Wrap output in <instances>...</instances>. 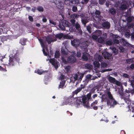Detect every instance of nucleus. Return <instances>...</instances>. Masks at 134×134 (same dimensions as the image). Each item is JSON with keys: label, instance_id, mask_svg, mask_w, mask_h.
Segmentation results:
<instances>
[{"label": "nucleus", "instance_id": "58", "mask_svg": "<svg viewBox=\"0 0 134 134\" xmlns=\"http://www.w3.org/2000/svg\"><path fill=\"white\" fill-rule=\"evenodd\" d=\"M81 55V53L80 51H78L77 52L76 56L78 57H80Z\"/></svg>", "mask_w": 134, "mask_h": 134}, {"label": "nucleus", "instance_id": "39", "mask_svg": "<svg viewBox=\"0 0 134 134\" xmlns=\"http://www.w3.org/2000/svg\"><path fill=\"white\" fill-rule=\"evenodd\" d=\"M112 70V69H102L101 71L102 73H103L107 71H111Z\"/></svg>", "mask_w": 134, "mask_h": 134}, {"label": "nucleus", "instance_id": "15", "mask_svg": "<svg viewBox=\"0 0 134 134\" xmlns=\"http://www.w3.org/2000/svg\"><path fill=\"white\" fill-rule=\"evenodd\" d=\"M76 30L79 32L80 34H82V31L80 25L77 22L74 25V26Z\"/></svg>", "mask_w": 134, "mask_h": 134}, {"label": "nucleus", "instance_id": "20", "mask_svg": "<svg viewBox=\"0 0 134 134\" xmlns=\"http://www.w3.org/2000/svg\"><path fill=\"white\" fill-rule=\"evenodd\" d=\"M121 40L123 43V45L124 46H126L127 47H131V45L129 44L124 38H122Z\"/></svg>", "mask_w": 134, "mask_h": 134}, {"label": "nucleus", "instance_id": "37", "mask_svg": "<svg viewBox=\"0 0 134 134\" xmlns=\"http://www.w3.org/2000/svg\"><path fill=\"white\" fill-rule=\"evenodd\" d=\"M61 59L62 60V62L64 63L65 64H66L68 63V61L67 60H66L64 57H62L61 58Z\"/></svg>", "mask_w": 134, "mask_h": 134}, {"label": "nucleus", "instance_id": "45", "mask_svg": "<svg viewBox=\"0 0 134 134\" xmlns=\"http://www.w3.org/2000/svg\"><path fill=\"white\" fill-rule=\"evenodd\" d=\"M85 66L88 69H90L91 68V65L89 64H87L85 65Z\"/></svg>", "mask_w": 134, "mask_h": 134}, {"label": "nucleus", "instance_id": "43", "mask_svg": "<svg viewBox=\"0 0 134 134\" xmlns=\"http://www.w3.org/2000/svg\"><path fill=\"white\" fill-rule=\"evenodd\" d=\"M106 1V0H99V3L100 5H103Z\"/></svg>", "mask_w": 134, "mask_h": 134}, {"label": "nucleus", "instance_id": "54", "mask_svg": "<svg viewBox=\"0 0 134 134\" xmlns=\"http://www.w3.org/2000/svg\"><path fill=\"white\" fill-rule=\"evenodd\" d=\"M70 2H69V6H71L73 5L74 2L73 0H70Z\"/></svg>", "mask_w": 134, "mask_h": 134}, {"label": "nucleus", "instance_id": "49", "mask_svg": "<svg viewBox=\"0 0 134 134\" xmlns=\"http://www.w3.org/2000/svg\"><path fill=\"white\" fill-rule=\"evenodd\" d=\"M119 49L120 51V52H123L124 51V48L122 47H119Z\"/></svg>", "mask_w": 134, "mask_h": 134}, {"label": "nucleus", "instance_id": "23", "mask_svg": "<svg viewBox=\"0 0 134 134\" xmlns=\"http://www.w3.org/2000/svg\"><path fill=\"white\" fill-rule=\"evenodd\" d=\"M110 48L112 50L113 53L114 54V55L118 54V50L115 47H110Z\"/></svg>", "mask_w": 134, "mask_h": 134}, {"label": "nucleus", "instance_id": "14", "mask_svg": "<svg viewBox=\"0 0 134 134\" xmlns=\"http://www.w3.org/2000/svg\"><path fill=\"white\" fill-rule=\"evenodd\" d=\"M46 40L48 44H50L51 42H53L57 41L56 38L52 39L51 37L49 36H48L46 38Z\"/></svg>", "mask_w": 134, "mask_h": 134}, {"label": "nucleus", "instance_id": "48", "mask_svg": "<svg viewBox=\"0 0 134 134\" xmlns=\"http://www.w3.org/2000/svg\"><path fill=\"white\" fill-rule=\"evenodd\" d=\"M70 68L71 67L69 66H66L65 67V69L67 72H68L70 71Z\"/></svg>", "mask_w": 134, "mask_h": 134}, {"label": "nucleus", "instance_id": "63", "mask_svg": "<svg viewBox=\"0 0 134 134\" xmlns=\"http://www.w3.org/2000/svg\"><path fill=\"white\" fill-rule=\"evenodd\" d=\"M60 78L62 80L64 79H65V76L63 74H61L60 76Z\"/></svg>", "mask_w": 134, "mask_h": 134}, {"label": "nucleus", "instance_id": "8", "mask_svg": "<svg viewBox=\"0 0 134 134\" xmlns=\"http://www.w3.org/2000/svg\"><path fill=\"white\" fill-rule=\"evenodd\" d=\"M128 3L125 0H122L119 6L120 9L121 11H124L127 9Z\"/></svg>", "mask_w": 134, "mask_h": 134}, {"label": "nucleus", "instance_id": "22", "mask_svg": "<svg viewBox=\"0 0 134 134\" xmlns=\"http://www.w3.org/2000/svg\"><path fill=\"white\" fill-rule=\"evenodd\" d=\"M66 48L65 47H62L61 48V52L62 54L64 55H67L68 53L66 51Z\"/></svg>", "mask_w": 134, "mask_h": 134}, {"label": "nucleus", "instance_id": "35", "mask_svg": "<svg viewBox=\"0 0 134 134\" xmlns=\"http://www.w3.org/2000/svg\"><path fill=\"white\" fill-rule=\"evenodd\" d=\"M93 65L95 67H97V68H99V67L100 64L98 62H93Z\"/></svg>", "mask_w": 134, "mask_h": 134}, {"label": "nucleus", "instance_id": "51", "mask_svg": "<svg viewBox=\"0 0 134 134\" xmlns=\"http://www.w3.org/2000/svg\"><path fill=\"white\" fill-rule=\"evenodd\" d=\"M126 62L127 63L130 64L131 63V58H129L126 59Z\"/></svg>", "mask_w": 134, "mask_h": 134}, {"label": "nucleus", "instance_id": "13", "mask_svg": "<svg viewBox=\"0 0 134 134\" xmlns=\"http://www.w3.org/2000/svg\"><path fill=\"white\" fill-rule=\"evenodd\" d=\"M119 36L117 35H114L113 36V38L112 39L113 45L115 44H118L120 42V40H118L117 38H118Z\"/></svg>", "mask_w": 134, "mask_h": 134}, {"label": "nucleus", "instance_id": "7", "mask_svg": "<svg viewBox=\"0 0 134 134\" xmlns=\"http://www.w3.org/2000/svg\"><path fill=\"white\" fill-rule=\"evenodd\" d=\"M100 13L101 12L99 10H96L95 12L96 16H94L93 19L96 21V23H97L101 20L102 17L100 15Z\"/></svg>", "mask_w": 134, "mask_h": 134}, {"label": "nucleus", "instance_id": "53", "mask_svg": "<svg viewBox=\"0 0 134 134\" xmlns=\"http://www.w3.org/2000/svg\"><path fill=\"white\" fill-rule=\"evenodd\" d=\"M110 102H111V103H112V102H113V105H116L117 104V102L114 99H114L112 100H110Z\"/></svg>", "mask_w": 134, "mask_h": 134}, {"label": "nucleus", "instance_id": "47", "mask_svg": "<svg viewBox=\"0 0 134 134\" xmlns=\"http://www.w3.org/2000/svg\"><path fill=\"white\" fill-rule=\"evenodd\" d=\"M87 30L88 31V32L90 33H91V27L90 26L88 25L87 26L86 28Z\"/></svg>", "mask_w": 134, "mask_h": 134}, {"label": "nucleus", "instance_id": "34", "mask_svg": "<svg viewBox=\"0 0 134 134\" xmlns=\"http://www.w3.org/2000/svg\"><path fill=\"white\" fill-rule=\"evenodd\" d=\"M60 55V53L58 51H56L54 54V57L55 58H58L59 57Z\"/></svg>", "mask_w": 134, "mask_h": 134}, {"label": "nucleus", "instance_id": "59", "mask_svg": "<svg viewBox=\"0 0 134 134\" xmlns=\"http://www.w3.org/2000/svg\"><path fill=\"white\" fill-rule=\"evenodd\" d=\"M97 103L98 101L97 100H96L91 104V106H92L93 105L97 104Z\"/></svg>", "mask_w": 134, "mask_h": 134}, {"label": "nucleus", "instance_id": "17", "mask_svg": "<svg viewBox=\"0 0 134 134\" xmlns=\"http://www.w3.org/2000/svg\"><path fill=\"white\" fill-rule=\"evenodd\" d=\"M49 62L51 64L56 68H57L58 66L57 63H58L57 60H55L54 58L50 59Z\"/></svg>", "mask_w": 134, "mask_h": 134}, {"label": "nucleus", "instance_id": "28", "mask_svg": "<svg viewBox=\"0 0 134 134\" xmlns=\"http://www.w3.org/2000/svg\"><path fill=\"white\" fill-rule=\"evenodd\" d=\"M108 80L110 82L112 83H114L116 81V80L114 78L110 76L109 77Z\"/></svg>", "mask_w": 134, "mask_h": 134}, {"label": "nucleus", "instance_id": "38", "mask_svg": "<svg viewBox=\"0 0 134 134\" xmlns=\"http://www.w3.org/2000/svg\"><path fill=\"white\" fill-rule=\"evenodd\" d=\"M37 9L40 12H42L44 10L43 8L42 7L40 6L37 7Z\"/></svg>", "mask_w": 134, "mask_h": 134}, {"label": "nucleus", "instance_id": "62", "mask_svg": "<svg viewBox=\"0 0 134 134\" xmlns=\"http://www.w3.org/2000/svg\"><path fill=\"white\" fill-rule=\"evenodd\" d=\"M131 38L132 40L134 41V32H133L131 34Z\"/></svg>", "mask_w": 134, "mask_h": 134}, {"label": "nucleus", "instance_id": "5", "mask_svg": "<svg viewBox=\"0 0 134 134\" xmlns=\"http://www.w3.org/2000/svg\"><path fill=\"white\" fill-rule=\"evenodd\" d=\"M91 96V94L90 93H88L86 97L84 95V107H86L87 109L90 108L89 101L90 100H92Z\"/></svg>", "mask_w": 134, "mask_h": 134}, {"label": "nucleus", "instance_id": "9", "mask_svg": "<svg viewBox=\"0 0 134 134\" xmlns=\"http://www.w3.org/2000/svg\"><path fill=\"white\" fill-rule=\"evenodd\" d=\"M75 52L73 54H72V55H71L68 57L67 60L68 63L72 64L76 62V58L75 56L74 55H75Z\"/></svg>", "mask_w": 134, "mask_h": 134}, {"label": "nucleus", "instance_id": "4", "mask_svg": "<svg viewBox=\"0 0 134 134\" xmlns=\"http://www.w3.org/2000/svg\"><path fill=\"white\" fill-rule=\"evenodd\" d=\"M74 105L78 108L80 105L84 106V93L81 96L75 97Z\"/></svg>", "mask_w": 134, "mask_h": 134}, {"label": "nucleus", "instance_id": "19", "mask_svg": "<svg viewBox=\"0 0 134 134\" xmlns=\"http://www.w3.org/2000/svg\"><path fill=\"white\" fill-rule=\"evenodd\" d=\"M108 12L109 15H114L116 14V11L115 9L114 8H110Z\"/></svg>", "mask_w": 134, "mask_h": 134}, {"label": "nucleus", "instance_id": "41", "mask_svg": "<svg viewBox=\"0 0 134 134\" xmlns=\"http://www.w3.org/2000/svg\"><path fill=\"white\" fill-rule=\"evenodd\" d=\"M132 19V18L131 16H129L126 18V20L128 23L131 22Z\"/></svg>", "mask_w": 134, "mask_h": 134}, {"label": "nucleus", "instance_id": "64", "mask_svg": "<svg viewBox=\"0 0 134 134\" xmlns=\"http://www.w3.org/2000/svg\"><path fill=\"white\" fill-rule=\"evenodd\" d=\"M130 68L131 70H133L134 69V63L131 64L130 66Z\"/></svg>", "mask_w": 134, "mask_h": 134}, {"label": "nucleus", "instance_id": "46", "mask_svg": "<svg viewBox=\"0 0 134 134\" xmlns=\"http://www.w3.org/2000/svg\"><path fill=\"white\" fill-rule=\"evenodd\" d=\"M77 7L76 6H74L72 8V11L74 12H76L77 11Z\"/></svg>", "mask_w": 134, "mask_h": 134}, {"label": "nucleus", "instance_id": "11", "mask_svg": "<svg viewBox=\"0 0 134 134\" xmlns=\"http://www.w3.org/2000/svg\"><path fill=\"white\" fill-rule=\"evenodd\" d=\"M81 42L80 40L78 39H74L71 41V45L76 48L79 46Z\"/></svg>", "mask_w": 134, "mask_h": 134}, {"label": "nucleus", "instance_id": "30", "mask_svg": "<svg viewBox=\"0 0 134 134\" xmlns=\"http://www.w3.org/2000/svg\"><path fill=\"white\" fill-rule=\"evenodd\" d=\"M105 44L107 46H110L113 45L112 39L107 41Z\"/></svg>", "mask_w": 134, "mask_h": 134}, {"label": "nucleus", "instance_id": "12", "mask_svg": "<svg viewBox=\"0 0 134 134\" xmlns=\"http://www.w3.org/2000/svg\"><path fill=\"white\" fill-rule=\"evenodd\" d=\"M107 90L106 91L105 93L107 94L108 100H112L114 99V98L111 92L110 91V88H107Z\"/></svg>", "mask_w": 134, "mask_h": 134}, {"label": "nucleus", "instance_id": "21", "mask_svg": "<svg viewBox=\"0 0 134 134\" xmlns=\"http://www.w3.org/2000/svg\"><path fill=\"white\" fill-rule=\"evenodd\" d=\"M35 73H37L40 75H41L42 74H44L45 73H47L48 72V71H44L42 69H38L37 71L35 70Z\"/></svg>", "mask_w": 134, "mask_h": 134}, {"label": "nucleus", "instance_id": "3", "mask_svg": "<svg viewBox=\"0 0 134 134\" xmlns=\"http://www.w3.org/2000/svg\"><path fill=\"white\" fill-rule=\"evenodd\" d=\"M127 92H123V88H121V90H119L118 92L120 96V97L122 99H123L127 103L129 99V97L130 94Z\"/></svg>", "mask_w": 134, "mask_h": 134}, {"label": "nucleus", "instance_id": "33", "mask_svg": "<svg viewBox=\"0 0 134 134\" xmlns=\"http://www.w3.org/2000/svg\"><path fill=\"white\" fill-rule=\"evenodd\" d=\"M125 92H127L129 93V94L130 93H131L132 94L134 93V88H133L132 89H131L130 88H129L128 90H125Z\"/></svg>", "mask_w": 134, "mask_h": 134}, {"label": "nucleus", "instance_id": "16", "mask_svg": "<svg viewBox=\"0 0 134 134\" xmlns=\"http://www.w3.org/2000/svg\"><path fill=\"white\" fill-rule=\"evenodd\" d=\"M102 25L104 28L107 29H109L110 26V23L107 21L103 23Z\"/></svg>", "mask_w": 134, "mask_h": 134}, {"label": "nucleus", "instance_id": "10", "mask_svg": "<svg viewBox=\"0 0 134 134\" xmlns=\"http://www.w3.org/2000/svg\"><path fill=\"white\" fill-rule=\"evenodd\" d=\"M103 55L105 59H107L110 61H112L113 59L112 54L107 52H104L103 53Z\"/></svg>", "mask_w": 134, "mask_h": 134}, {"label": "nucleus", "instance_id": "31", "mask_svg": "<svg viewBox=\"0 0 134 134\" xmlns=\"http://www.w3.org/2000/svg\"><path fill=\"white\" fill-rule=\"evenodd\" d=\"M97 40L98 42L100 43H103L105 41L104 39H103L102 37L98 38Z\"/></svg>", "mask_w": 134, "mask_h": 134}, {"label": "nucleus", "instance_id": "50", "mask_svg": "<svg viewBox=\"0 0 134 134\" xmlns=\"http://www.w3.org/2000/svg\"><path fill=\"white\" fill-rule=\"evenodd\" d=\"M70 22L72 23V25L73 26H74V25L75 24V19H72L70 20Z\"/></svg>", "mask_w": 134, "mask_h": 134}, {"label": "nucleus", "instance_id": "36", "mask_svg": "<svg viewBox=\"0 0 134 134\" xmlns=\"http://www.w3.org/2000/svg\"><path fill=\"white\" fill-rule=\"evenodd\" d=\"M108 66L107 64L104 62H102L101 63V68H103L104 67H106Z\"/></svg>", "mask_w": 134, "mask_h": 134}, {"label": "nucleus", "instance_id": "40", "mask_svg": "<svg viewBox=\"0 0 134 134\" xmlns=\"http://www.w3.org/2000/svg\"><path fill=\"white\" fill-rule=\"evenodd\" d=\"M99 36L98 35H93L92 36V39L94 40H96L99 37Z\"/></svg>", "mask_w": 134, "mask_h": 134}, {"label": "nucleus", "instance_id": "61", "mask_svg": "<svg viewBox=\"0 0 134 134\" xmlns=\"http://www.w3.org/2000/svg\"><path fill=\"white\" fill-rule=\"evenodd\" d=\"M69 2H70V0H65L64 3L65 4L69 5Z\"/></svg>", "mask_w": 134, "mask_h": 134}, {"label": "nucleus", "instance_id": "25", "mask_svg": "<svg viewBox=\"0 0 134 134\" xmlns=\"http://www.w3.org/2000/svg\"><path fill=\"white\" fill-rule=\"evenodd\" d=\"M27 39L25 38H21L20 40L19 43L23 45H25L26 44V42Z\"/></svg>", "mask_w": 134, "mask_h": 134}, {"label": "nucleus", "instance_id": "52", "mask_svg": "<svg viewBox=\"0 0 134 134\" xmlns=\"http://www.w3.org/2000/svg\"><path fill=\"white\" fill-rule=\"evenodd\" d=\"M0 70L4 72H6L7 71V70L3 68L1 66H0Z\"/></svg>", "mask_w": 134, "mask_h": 134}, {"label": "nucleus", "instance_id": "55", "mask_svg": "<svg viewBox=\"0 0 134 134\" xmlns=\"http://www.w3.org/2000/svg\"><path fill=\"white\" fill-rule=\"evenodd\" d=\"M123 76L126 78H130L128 74L126 73L123 74Z\"/></svg>", "mask_w": 134, "mask_h": 134}, {"label": "nucleus", "instance_id": "6", "mask_svg": "<svg viewBox=\"0 0 134 134\" xmlns=\"http://www.w3.org/2000/svg\"><path fill=\"white\" fill-rule=\"evenodd\" d=\"M75 99V97L70 95L69 97L65 98L64 103L66 105L69 104L71 105H74Z\"/></svg>", "mask_w": 134, "mask_h": 134}, {"label": "nucleus", "instance_id": "60", "mask_svg": "<svg viewBox=\"0 0 134 134\" xmlns=\"http://www.w3.org/2000/svg\"><path fill=\"white\" fill-rule=\"evenodd\" d=\"M29 19L30 21L31 22H33L34 19L31 16H29Z\"/></svg>", "mask_w": 134, "mask_h": 134}, {"label": "nucleus", "instance_id": "56", "mask_svg": "<svg viewBox=\"0 0 134 134\" xmlns=\"http://www.w3.org/2000/svg\"><path fill=\"white\" fill-rule=\"evenodd\" d=\"M78 75L76 74L74 75V79L75 81H76L78 80Z\"/></svg>", "mask_w": 134, "mask_h": 134}, {"label": "nucleus", "instance_id": "24", "mask_svg": "<svg viewBox=\"0 0 134 134\" xmlns=\"http://www.w3.org/2000/svg\"><path fill=\"white\" fill-rule=\"evenodd\" d=\"M66 81L65 80L62 81L60 82V84L59 85L58 88L63 89L64 86Z\"/></svg>", "mask_w": 134, "mask_h": 134}, {"label": "nucleus", "instance_id": "32", "mask_svg": "<svg viewBox=\"0 0 134 134\" xmlns=\"http://www.w3.org/2000/svg\"><path fill=\"white\" fill-rule=\"evenodd\" d=\"M38 40L42 47H44L45 46L43 40L41 38H38Z\"/></svg>", "mask_w": 134, "mask_h": 134}, {"label": "nucleus", "instance_id": "26", "mask_svg": "<svg viewBox=\"0 0 134 134\" xmlns=\"http://www.w3.org/2000/svg\"><path fill=\"white\" fill-rule=\"evenodd\" d=\"M64 34L62 33H61L59 34H57L55 35V37L56 38H58L59 39H61L63 37L64 38Z\"/></svg>", "mask_w": 134, "mask_h": 134}, {"label": "nucleus", "instance_id": "2", "mask_svg": "<svg viewBox=\"0 0 134 134\" xmlns=\"http://www.w3.org/2000/svg\"><path fill=\"white\" fill-rule=\"evenodd\" d=\"M127 92H123V88H121V90H119L118 92L120 96V97L122 99H123L127 103L129 99V97L130 94Z\"/></svg>", "mask_w": 134, "mask_h": 134}, {"label": "nucleus", "instance_id": "44", "mask_svg": "<svg viewBox=\"0 0 134 134\" xmlns=\"http://www.w3.org/2000/svg\"><path fill=\"white\" fill-rule=\"evenodd\" d=\"M59 27L63 30H65V28L64 26L63 25H62L61 24H59Z\"/></svg>", "mask_w": 134, "mask_h": 134}, {"label": "nucleus", "instance_id": "29", "mask_svg": "<svg viewBox=\"0 0 134 134\" xmlns=\"http://www.w3.org/2000/svg\"><path fill=\"white\" fill-rule=\"evenodd\" d=\"M106 99L107 100V105H111V102H110V100H108V98H102V102H103L104 101H105Z\"/></svg>", "mask_w": 134, "mask_h": 134}, {"label": "nucleus", "instance_id": "42", "mask_svg": "<svg viewBox=\"0 0 134 134\" xmlns=\"http://www.w3.org/2000/svg\"><path fill=\"white\" fill-rule=\"evenodd\" d=\"M125 35L126 37L129 38L130 37V36H131V35H130V32H125Z\"/></svg>", "mask_w": 134, "mask_h": 134}, {"label": "nucleus", "instance_id": "27", "mask_svg": "<svg viewBox=\"0 0 134 134\" xmlns=\"http://www.w3.org/2000/svg\"><path fill=\"white\" fill-rule=\"evenodd\" d=\"M64 39H71L73 38V36L71 35H69L67 34L64 35Z\"/></svg>", "mask_w": 134, "mask_h": 134}, {"label": "nucleus", "instance_id": "1", "mask_svg": "<svg viewBox=\"0 0 134 134\" xmlns=\"http://www.w3.org/2000/svg\"><path fill=\"white\" fill-rule=\"evenodd\" d=\"M20 54L16 53L14 55L10 57L9 59V65L10 66H13L16 64L17 63H19L20 59Z\"/></svg>", "mask_w": 134, "mask_h": 134}, {"label": "nucleus", "instance_id": "57", "mask_svg": "<svg viewBox=\"0 0 134 134\" xmlns=\"http://www.w3.org/2000/svg\"><path fill=\"white\" fill-rule=\"evenodd\" d=\"M102 37L103 38V39H104V40H105L106 38L107 37V34L105 33L103 34V36Z\"/></svg>", "mask_w": 134, "mask_h": 134}, {"label": "nucleus", "instance_id": "18", "mask_svg": "<svg viewBox=\"0 0 134 134\" xmlns=\"http://www.w3.org/2000/svg\"><path fill=\"white\" fill-rule=\"evenodd\" d=\"M83 88H84V86L83 87H80L75 90L72 93V95H71L72 97H74L75 95H77V93L80 92Z\"/></svg>", "mask_w": 134, "mask_h": 134}]
</instances>
